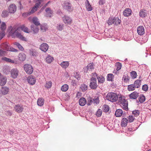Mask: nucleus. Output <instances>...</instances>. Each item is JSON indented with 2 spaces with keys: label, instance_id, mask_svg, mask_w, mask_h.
<instances>
[{
  "label": "nucleus",
  "instance_id": "obj_18",
  "mask_svg": "<svg viewBox=\"0 0 151 151\" xmlns=\"http://www.w3.org/2000/svg\"><path fill=\"white\" fill-rule=\"evenodd\" d=\"M26 55L24 53H21L18 56L19 60L21 61H24L26 59Z\"/></svg>",
  "mask_w": 151,
  "mask_h": 151
},
{
  "label": "nucleus",
  "instance_id": "obj_24",
  "mask_svg": "<svg viewBox=\"0 0 151 151\" xmlns=\"http://www.w3.org/2000/svg\"><path fill=\"white\" fill-rule=\"evenodd\" d=\"M1 91L2 93L4 95L7 94L9 91V89L6 87H3L1 88Z\"/></svg>",
  "mask_w": 151,
  "mask_h": 151
},
{
  "label": "nucleus",
  "instance_id": "obj_19",
  "mask_svg": "<svg viewBox=\"0 0 151 151\" xmlns=\"http://www.w3.org/2000/svg\"><path fill=\"white\" fill-rule=\"evenodd\" d=\"M86 103V99L84 97L81 98L79 100V105L81 106H84Z\"/></svg>",
  "mask_w": 151,
  "mask_h": 151
},
{
  "label": "nucleus",
  "instance_id": "obj_38",
  "mask_svg": "<svg viewBox=\"0 0 151 151\" xmlns=\"http://www.w3.org/2000/svg\"><path fill=\"white\" fill-rule=\"evenodd\" d=\"M68 89V86L67 84H64L61 88V90L63 92L66 91Z\"/></svg>",
  "mask_w": 151,
  "mask_h": 151
},
{
  "label": "nucleus",
  "instance_id": "obj_42",
  "mask_svg": "<svg viewBox=\"0 0 151 151\" xmlns=\"http://www.w3.org/2000/svg\"><path fill=\"white\" fill-rule=\"evenodd\" d=\"M145 10H144L143 11V10H142L140 11L139 12V15L140 17L143 18L146 16L147 13L145 12Z\"/></svg>",
  "mask_w": 151,
  "mask_h": 151
},
{
  "label": "nucleus",
  "instance_id": "obj_20",
  "mask_svg": "<svg viewBox=\"0 0 151 151\" xmlns=\"http://www.w3.org/2000/svg\"><path fill=\"white\" fill-rule=\"evenodd\" d=\"M123 111L122 109H117L115 112V115L116 117L121 116L123 114Z\"/></svg>",
  "mask_w": 151,
  "mask_h": 151
},
{
  "label": "nucleus",
  "instance_id": "obj_56",
  "mask_svg": "<svg viewBox=\"0 0 151 151\" xmlns=\"http://www.w3.org/2000/svg\"><path fill=\"white\" fill-rule=\"evenodd\" d=\"M134 117L130 115L128 117V121H129V122H132L134 121Z\"/></svg>",
  "mask_w": 151,
  "mask_h": 151
},
{
  "label": "nucleus",
  "instance_id": "obj_39",
  "mask_svg": "<svg viewBox=\"0 0 151 151\" xmlns=\"http://www.w3.org/2000/svg\"><path fill=\"white\" fill-rule=\"evenodd\" d=\"M114 76L112 74H109L107 75V80L108 81H112L114 78Z\"/></svg>",
  "mask_w": 151,
  "mask_h": 151
},
{
  "label": "nucleus",
  "instance_id": "obj_48",
  "mask_svg": "<svg viewBox=\"0 0 151 151\" xmlns=\"http://www.w3.org/2000/svg\"><path fill=\"white\" fill-rule=\"evenodd\" d=\"M14 45L17 47L18 48L21 50L23 51L24 50V48L19 43L16 42L14 43Z\"/></svg>",
  "mask_w": 151,
  "mask_h": 151
},
{
  "label": "nucleus",
  "instance_id": "obj_26",
  "mask_svg": "<svg viewBox=\"0 0 151 151\" xmlns=\"http://www.w3.org/2000/svg\"><path fill=\"white\" fill-rule=\"evenodd\" d=\"M69 64V62L63 61L60 64V65L62 68H66L68 66Z\"/></svg>",
  "mask_w": 151,
  "mask_h": 151
},
{
  "label": "nucleus",
  "instance_id": "obj_40",
  "mask_svg": "<svg viewBox=\"0 0 151 151\" xmlns=\"http://www.w3.org/2000/svg\"><path fill=\"white\" fill-rule=\"evenodd\" d=\"M115 66L116 67V70L118 71L120 70L121 68L122 64L119 62H116L115 64Z\"/></svg>",
  "mask_w": 151,
  "mask_h": 151
},
{
  "label": "nucleus",
  "instance_id": "obj_43",
  "mask_svg": "<svg viewBox=\"0 0 151 151\" xmlns=\"http://www.w3.org/2000/svg\"><path fill=\"white\" fill-rule=\"evenodd\" d=\"M1 48L7 51H9V46L6 43L2 44L1 45Z\"/></svg>",
  "mask_w": 151,
  "mask_h": 151
},
{
  "label": "nucleus",
  "instance_id": "obj_13",
  "mask_svg": "<svg viewBox=\"0 0 151 151\" xmlns=\"http://www.w3.org/2000/svg\"><path fill=\"white\" fill-rule=\"evenodd\" d=\"M137 32L138 34L140 35H143L145 33V29L143 26H140L137 28Z\"/></svg>",
  "mask_w": 151,
  "mask_h": 151
},
{
  "label": "nucleus",
  "instance_id": "obj_47",
  "mask_svg": "<svg viewBox=\"0 0 151 151\" xmlns=\"http://www.w3.org/2000/svg\"><path fill=\"white\" fill-rule=\"evenodd\" d=\"M132 113L134 116L136 117L139 116L140 113V111L137 110H135L133 111Z\"/></svg>",
  "mask_w": 151,
  "mask_h": 151
},
{
  "label": "nucleus",
  "instance_id": "obj_21",
  "mask_svg": "<svg viewBox=\"0 0 151 151\" xmlns=\"http://www.w3.org/2000/svg\"><path fill=\"white\" fill-rule=\"evenodd\" d=\"M134 84L136 88H139L141 85V81L140 80L138 79L134 81Z\"/></svg>",
  "mask_w": 151,
  "mask_h": 151
},
{
  "label": "nucleus",
  "instance_id": "obj_33",
  "mask_svg": "<svg viewBox=\"0 0 151 151\" xmlns=\"http://www.w3.org/2000/svg\"><path fill=\"white\" fill-rule=\"evenodd\" d=\"M139 101L141 103H142L144 102L145 100V96L143 95H140L138 98Z\"/></svg>",
  "mask_w": 151,
  "mask_h": 151
},
{
  "label": "nucleus",
  "instance_id": "obj_5",
  "mask_svg": "<svg viewBox=\"0 0 151 151\" xmlns=\"http://www.w3.org/2000/svg\"><path fill=\"white\" fill-rule=\"evenodd\" d=\"M24 69L26 73L28 74H32L33 71V68L31 65L26 64L24 65Z\"/></svg>",
  "mask_w": 151,
  "mask_h": 151
},
{
  "label": "nucleus",
  "instance_id": "obj_64",
  "mask_svg": "<svg viewBox=\"0 0 151 151\" xmlns=\"http://www.w3.org/2000/svg\"><path fill=\"white\" fill-rule=\"evenodd\" d=\"M6 52L4 50L0 49V55L3 56L5 54Z\"/></svg>",
  "mask_w": 151,
  "mask_h": 151
},
{
  "label": "nucleus",
  "instance_id": "obj_52",
  "mask_svg": "<svg viewBox=\"0 0 151 151\" xmlns=\"http://www.w3.org/2000/svg\"><path fill=\"white\" fill-rule=\"evenodd\" d=\"M52 86V82L50 81H49L48 82H47L46 84L45 85V87L47 88H49L51 87Z\"/></svg>",
  "mask_w": 151,
  "mask_h": 151
},
{
  "label": "nucleus",
  "instance_id": "obj_44",
  "mask_svg": "<svg viewBox=\"0 0 151 151\" xmlns=\"http://www.w3.org/2000/svg\"><path fill=\"white\" fill-rule=\"evenodd\" d=\"M80 88H81L82 91L84 92L87 89L88 86L87 85L85 84H83L81 85Z\"/></svg>",
  "mask_w": 151,
  "mask_h": 151
},
{
  "label": "nucleus",
  "instance_id": "obj_28",
  "mask_svg": "<svg viewBox=\"0 0 151 151\" xmlns=\"http://www.w3.org/2000/svg\"><path fill=\"white\" fill-rule=\"evenodd\" d=\"M10 69L9 67L5 66L4 67L3 70V72L6 74H8L10 73Z\"/></svg>",
  "mask_w": 151,
  "mask_h": 151
},
{
  "label": "nucleus",
  "instance_id": "obj_58",
  "mask_svg": "<svg viewBox=\"0 0 151 151\" xmlns=\"http://www.w3.org/2000/svg\"><path fill=\"white\" fill-rule=\"evenodd\" d=\"M87 69L88 70H90L94 68V66L92 64L90 63L88 64L87 66Z\"/></svg>",
  "mask_w": 151,
  "mask_h": 151
},
{
  "label": "nucleus",
  "instance_id": "obj_37",
  "mask_svg": "<svg viewBox=\"0 0 151 151\" xmlns=\"http://www.w3.org/2000/svg\"><path fill=\"white\" fill-rule=\"evenodd\" d=\"M9 13L8 10H4L2 12L1 16L3 17H6L8 16Z\"/></svg>",
  "mask_w": 151,
  "mask_h": 151
},
{
  "label": "nucleus",
  "instance_id": "obj_54",
  "mask_svg": "<svg viewBox=\"0 0 151 151\" xmlns=\"http://www.w3.org/2000/svg\"><path fill=\"white\" fill-rule=\"evenodd\" d=\"M104 111L105 112H107L109 110V107L108 105H104L103 108Z\"/></svg>",
  "mask_w": 151,
  "mask_h": 151
},
{
  "label": "nucleus",
  "instance_id": "obj_30",
  "mask_svg": "<svg viewBox=\"0 0 151 151\" xmlns=\"http://www.w3.org/2000/svg\"><path fill=\"white\" fill-rule=\"evenodd\" d=\"M122 80L124 83H126L128 82L129 81V78L128 75H124L123 77Z\"/></svg>",
  "mask_w": 151,
  "mask_h": 151
},
{
  "label": "nucleus",
  "instance_id": "obj_29",
  "mask_svg": "<svg viewBox=\"0 0 151 151\" xmlns=\"http://www.w3.org/2000/svg\"><path fill=\"white\" fill-rule=\"evenodd\" d=\"M38 18L36 17H34L33 18L32 21L35 25H40V23L38 21Z\"/></svg>",
  "mask_w": 151,
  "mask_h": 151
},
{
  "label": "nucleus",
  "instance_id": "obj_6",
  "mask_svg": "<svg viewBox=\"0 0 151 151\" xmlns=\"http://www.w3.org/2000/svg\"><path fill=\"white\" fill-rule=\"evenodd\" d=\"M89 87L91 89H95L98 87L96 79L93 78H90Z\"/></svg>",
  "mask_w": 151,
  "mask_h": 151
},
{
  "label": "nucleus",
  "instance_id": "obj_4",
  "mask_svg": "<svg viewBox=\"0 0 151 151\" xmlns=\"http://www.w3.org/2000/svg\"><path fill=\"white\" fill-rule=\"evenodd\" d=\"M121 22V20L119 18L114 17H110L107 22L109 25L112 24H114L115 25H118L120 24Z\"/></svg>",
  "mask_w": 151,
  "mask_h": 151
},
{
  "label": "nucleus",
  "instance_id": "obj_49",
  "mask_svg": "<svg viewBox=\"0 0 151 151\" xmlns=\"http://www.w3.org/2000/svg\"><path fill=\"white\" fill-rule=\"evenodd\" d=\"M131 76L133 79H134L137 77V74L136 72L132 71L130 73Z\"/></svg>",
  "mask_w": 151,
  "mask_h": 151
},
{
  "label": "nucleus",
  "instance_id": "obj_55",
  "mask_svg": "<svg viewBox=\"0 0 151 151\" xmlns=\"http://www.w3.org/2000/svg\"><path fill=\"white\" fill-rule=\"evenodd\" d=\"M102 114V111L100 109H99L96 113V115L98 117H100L101 116Z\"/></svg>",
  "mask_w": 151,
  "mask_h": 151
},
{
  "label": "nucleus",
  "instance_id": "obj_51",
  "mask_svg": "<svg viewBox=\"0 0 151 151\" xmlns=\"http://www.w3.org/2000/svg\"><path fill=\"white\" fill-rule=\"evenodd\" d=\"M16 5L13 4H11L9 6L8 9H16Z\"/></svg>",
  "mask_w": 151,
  "mask_h": 151
},
{
  "label": "nucleus",
  "instance_id": "obj_25",
  "mask_svg": "<svg viewBox=\"0 0 151 151\" xmlns=\"http://www.w3.org/2000/svg\"><path fill=\"white\" fill-rule=\"evenodd\" d=\"M29 53L30 55L34 56H37V52L36 50L34 49H30L29 50Z\"/></svg>",
  "mask_w": 151,
  "mask_h": 151
},
{
  "label": "nucleus",
  "instance_id": "obj_50",
  "mask_svg": "<svg viewBox=\"0 0 151 151\" xmlns=\"http://www.w3.org/2000/svg\"><path fill=\"white\" fill-rule=\"evenodd\" d=\"M86 6L87 9H92L91 6L88 0L86 1Z\"/></svg>",
  "mask_w": 151,
  "mask_h": 151
},
{
  "label": "nucleus",
  "instance_id": "obj_57",
  "mask_svg": "<svg viewBox=\"0 0 151 151\" xmlns=\"http://www.w3.org/2000/svg\"><path fill=\"white\" fill-rule=\"evenodd\" d=\"M93 102V99L92 98H90L88 100L87 104L88 105H91Z\"/></svg>",
  "mask_w": 151,
  "mask_h": 151
},
{
  "label": "nucleus",
  "instance_id": "obj_46",
  "mask_svg": "<svg viewBox=\"0 0 151 151\" xmlns=\"http://www.w3.org/2000/svg\"><path fill=\"white\" fill-rule=\"evenodd\" d=\"M46 12V16L47 17H50L53 12L52 10H45Z\"/></svg>",
  "mask_w": 151,
  "mask_h": 151
},
{
  "label": "nucleus",
  "instance_id": "obj_2",
  "mask_svg": "<svg viewBox=\"0 0 151 151\" xmlns=\"http://www.w3.org/2000/svg\"><path fill=\"white\" fill-rule=\"evenodd\" d=\"M118 100L119 102L120 103V105L122 108L126 111L128 110V103L124 97L122 96L119 97H118Z\"/></svg>",
  "mask_w": 151,
  "mask_h": 151
},
{
  "label": "nucleus",
  "instance_id": "obj_7",
  "mask_svg": "<svg viewBox=\"0 0 151 151\" xmlns=\"http://www.w3.org/2000/svg\"><path fill=\"white\" fill-rule=\"evenodd\" d=\"M63 20L64 23L66 25L70 24L72 22L71 19L67 16H64L63 17Z\"/></svg>",
  "mask_w": 151,
  "mask_h": 151
},
{
  "label": "nucleus",
  "instance_id": "obj_53",
  "mask_svg": "<svg viewBox=\"0 0 151 151\" xmlns=\"http://www.w3.org/2000/svg\"><path fill=\"white\" fill-rule=\"evenodd\" d=\"M64 26V24H58V26L57 27V29L59 31H62L63 29V27Z\"/></svg>",
  "mask_w": 151,
  "mask_h": 151
},
{
  "label": "nucleus",
  "instance_id": "obj_36",
  "mask_svg": "<svg viewBox=\"0 0 151 151\" xmlns=\"http://www.w3.org/2000/svg\"><path fill=\"white\" fill-rule=\"evenodd\" d=\"M135 88L134 84H132L128 86L127 89L129 91H132L134 90Z\"/></svg>",
  "mask_w": 151,
  "mask_h": 151
},
{
  "label": "nucleus",
  "instance_id": "obj_1",
  "mask_svg": "<svg viewBox=\"0 0 151 151\" xmlns=\"http://www.w3.org/2000/svg\"><path fill=\"white\" fill-rule=\"evenodd\" d=\"M10 33L12 34V36L13 37L16 36L22 40H24L25 37L21 34L20 31H19L18 29H15V28L13 27L10 31Z\"/></svg>",
  "mask_w": 151,
  "mask_h": 151
},
{
  "label": "nucleus",
  "instance_id": "obj_34",
  "mask_svg": "<svg viewBox=\"0 0 151 151\" xmlns=\"http://www.w3.org/2000/svg\"><path fill=\"white\" fill-rule=\"evenodd\" d=\"M20 28L22 30L25 32L29 33L30 32L29 30L28 29V28L26 27L24 25H22Z\"/></svg>",
  "mask_w": 151,
  "mask_h": 151
},
{
  "label": "nucleus",
  "instance_id": "obj_12",
  "mask_svg": "<svg viewBox=\"0 0 151 151\" xmlns=\"http://www.w3.org/2000/svg\"><path fill=\"white\" fill-rule=\"evenodd\" d=\"M6 82V78L2 75L0 76V85L4 86Z\"/></svg>",
  "mask_w": 151,
  "mask_h": 151
},
{
  "label": "nucleus",
  "instance_id": "obj_35",
  "mask_svg": "<svg viewBox=\"0 0 151 151\" xmlns=\"http://www.w3.org/2000/svg\"><path fill=\"white\" fill-rule=\"evenodd\" d=\"M98 82L99 83H103L104 81V78L102 76H100L97 77Z\"/></svg>",
  "mask_w": 151,
  "mask_h": 151
},
{
  "label": "nucleus",
  "instance_id": "obj_63",
  "mask_svg": "<svg viewBox=\"0 0 151 151\" xmlns=\"http://www.w3.org/2000/svg\"><path fill=\"white\" fill-rule=\"evenodd\" d=\"M6 112V115L7 116H11L12 114V112L10 110L7 111Z\"/></svg>",
  "mask_w": 151,
  "mask_h": 151
},
{
  "label": "nucleus",
  "instance_id": "obj_61",
  "mask_svg": "<svg viewBox=\"0 0 151 151\" xmlns=\"http://www.w3.org/2000/svg\"><path fill=\"white\" fill-rule=\"evenodd\" d=\"M5 32H0V40L4 36Z\"/></svg>",
  "mask_w": 151,
  "mask_h": 151
},
{
  "label": "nucleus",
  "instance_id": "obj_32",
  "mask_svg": "<svg viewBox=\"0 0 151 151\" xmlns=\"http://www.w3.org/2000/svg\"><path fill=\"white\" fill-rule=\"evenodd\" d=\"M53 60V58L50 55H48L46 58L47 63H50Z\"/></svg>",
  "mask_w": 151,
  "mask_h": 151
},
{
  "label": "nucleus",
  "instance_id": "obj_45",
  "mask_svg": "<svg viewBox=\"0 0 151 151\" xmlns=\"http://www.w3.org/2000/svg\"><path fill=\"white\" fill-rule=\"evenodd\" d=\"M2 60H4L8 62H11L12 63H14V61L13 60L6 57H4L2 58Z\"/></svg>",
  "mask_w": 151,
  "mask_h": 151
},
{
  "label": "nucleus",
  "instance_id": "obj_23",
  "mask_svg": "<svg viewBox=\"0 0 151 151\" xmlns=\"http://www.w3.org/2000/svg\"><path fill=\"white\" fill-rule=\"evenodd\" d=\"M37 10H31V11L30 12H26L23 13L22 14V16L24 17H26L33 14Z\"/></svg>",
  "mask_w": 151,
  "mask_h": 151
},
{
  "label": "nucleus",
  "instance_id": "obj_22",
  "mask_svg": "<svg viewBox=\"0 0 151 151\" xmlns=\"http://www.w3.org/2000/svg\"><path fill=\"white\" fill-rule=\"evenodd\" d=\"M48 28L47 25L46 24H41L40 26V30L42 32H46Z\"/></svg>",
  "mask_w": 151,
  "mask_h": 151
},
{
  "label": "nucleus",
  "instance_id": "obj_41",
  "mask_svg": "<svg viewBox=\"0 0 151 151\" xmlns=\"http://www.w3.org/2000/svg\"><path fill=\"white\" fill-rule=\"evenodd\" d=\"M6 28V25L5 23L4 22H2L0 27V29L2 31L4 32Z\"/></svg>",
  "mask_w": 151,
  "mask_h": 151
},
{
  "label": "nucleus",
  "instance_id": "obj_60",
  "mask_svg": "<svg viewBox=\"0 0 151 151\" xmlns=\"http://www.w3.org/2000/svg\"><path fill=\"white\" fill-rule=\"evenodd\" d=\"M148 86L147 85L145 84L143 85L142 86V89L144 91H147L148 90Z\"/></svg>",
  "mask_w": 151,
  "mask_h": 151
},
{
  "label": "nucleus",
  "instance_id": "obj_3",
  "mask_svg": "<svg viewBox=\"0 0 151 151\" xmlns=\"http://www.w3.org/2000/svg\"><path fill=\"white\" fill-rule=\"evenodd\" d=\"M106 99L111 102L116 101L118 99L116 93L110 92L108 93L106 96Z\"/></svg>",
  "mask_w": 151,
  "mask_h": 151
},
{
  "label": "nucleus",
  "instance_id": "obj_17",
  "mask_svg": "<svg viewBox=\"0 0 151 151\" xmlns=\"http://www.w3.org/2000/svg\"><path fill=\"white\" fill-rule=\"evenodd\" d=\"M128 122V119L126 118H123L121 121V125L122 127H126Z\"/></svg>",
  "mask_w": 151,
  "mask_h": 151
},
{
  "label": "nucleus",
  "instance_id": "obj_14",
  "mask_svg": "<svg viewBox=\"0 0 151 151\" xmlns=\"http://www.w3.org/2000/svg\"><path fill=\"white\" fill-rule=\"evenodd\" d=\"M139 96V93L136 91H134L129 95V98L131 99H136Z\"/></svg>",
  "mask_w": 151,
  "mask_h": 151
},
{
  "label": "nucleus",
  "instance_id": "obj_59",
  "mask_svg": "<svg viewBox=\"0 0 151 151\" xmlns=\"http://www.w3.org/2000/svg\"><path fill=\"white\" fill-rule=\"evenodd\" d=\"M93 101L94 103L96 104V105L98 104L99 102V100L98 97L93 99Z\"/></svg>",
  "mask_w": 151,
  "mask_h": 151
},
{
  "label": "nucleus",
  "instance_id": "obj_9",
  "mask_svg": "<svg viewBox=\"0 0 151 151\" xmlns=\"http://www.w3.org/2000/svg\"><path fill=\"white\" fill-rule=\"evenodd\" d=\"M10 73L11 76L14 78H15L18 75L19 71L16 68L13 69L11 70Z\"/></svg>",
  "mask_w": 151,
  "mask_h": 151
},
{
  "label": "nucleus",
  "instance_id": "obj_11",
  "mask_svg": "<svg viewBox=\"0 0 151 151\" xmlns=\"http://www.w3.org/2000/svg\"><path fill=\"white\" fill-rule=\"evenodd\" d=\"M48 47V45L47 44L44 43L40 45V49L42 51L46 52L47 50Z\"/></svg>",
  "mask_w": 151,
  "mask_h": 151
},
{
  "label": "nucleus",
  "instance_id": "obj_62",
  "mask_svg": "<svg viewBox=\"0 0 151 151\" xmlns=\"http://www.w3.org/2000/svg\"><path fill=\"white\" fill-rule=\"evenodd\" d=\"M74 76L78 80H80L81 78V76H80L79 74H78L77 73H74Z\"/></svg>",
  "mask_w": 151,
  "mask_h": 151
},
{
  "label": "nucleus",
  "instance_id": "obj_8",
  "mask_svg": "<svg viewBox=\"0 0 151 151\" xmlns=\"http://www.w3.org/2000/svg\"><path fill=\"white\" fill-rule=\"evenodd\" d=\"M27 81L30 85H32L35 83L36 79L32 75H30L28 77Z\"/></svg>",
  "mask_w": 151,
  "mask_h": 151
},
{
  "label": "nucleus",
  "instance_id": "obj_31",
  "mask_svg": "<svg viewBox=\"0 0 151 151\" xmlns=\"http://www.w3.org/2000/svg\"><path fill=\"white\" fill-rule=\"evenodd\" d=\"M37 104L38 105L40 106H42L44 104V100L42 98H39L37 101Z\"/></svg>",
  "mask_w": 151,
  "mask_h": 151
},
{
  "label": "nucleus",
  "instance_id": "obj_15",
  "mask_svg": "<svg viewBox=\"0 0 151 151\" xmlns=\"http://www.w3.org/2000/svg\"><path fill=\"white\" fill-rule=\"evenodd\" d=\"M38 25L32 24L31 26V28L33 31L34 34H37L38 33L39 30V28L38 27Z\"/></svg>",
  "mask_w": 151,
  "mask_h": 151
},
{
  "label": "nucleus",
  "instance_id": "obj_16",
  "mask_svg": "<svg viewBox=\"0 0 151 151\" xmlns=\"http://www.w3.org/2000/svg\"><path fill=\"white\" fill-rule=\"evenodd\" d=\"M43 0H35V1L36 3L35 6L33 7L32 9H37L39 8V7L42 2Z\"/></svg>",
  "mask_w": 151,
  "mask_h": 151
},
{
  "label": "nucleus",
  "instance_id": "obj_10",
  "mask_svg": "<svg viewBox=\"0 0 151 151\" xmlns=\"http://www.w3.org/2000/svg\"><path fill=\"white\" fill-rule=\"evenodd\" d=\"M14 109L15 111L18 113L22 112L23 110L22 106L19 104L15 105Z\"/></svg>",
  "mask_w": 151,
  "mask_h": 151
},
{
  "label": "nucleus",
  "instance_id": "obj_27",
  "mask_svg": "<svg viewBox=\"0 0 151 151\" xmlns=\"http://www.w3.org/2000/svg\"><path fill=\"white\" fill-rule=\"evenodd\" d=\"M132 12V10H124L123 14L125 16L128 17L131 15Z\"/></svg>",
  "mask_w": 151,
  "mask_h": 151
}]
</instances>
